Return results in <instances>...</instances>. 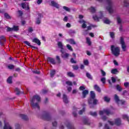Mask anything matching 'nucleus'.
Segmentation results:
<instances>
[{
  "mask_svg": "<svg viewBox=\"0 0 129 129\" xmlns=\"http://www.w3.org/2000/svg\"><path fill=\"white\" fill-rule=\"evenodd\" d=\"M41 101V97L38 95L34 96L31 100L30 105L33 108H38L40 110V106H39L38 102Z\"/></svg>",
  "mask_w": 129,
  "mask_h": 129,
  "instance_id": "f257e3e1",
  "label": "nucleus"
},
{
  "mask_svg": "<svg viewBox=\"0 0 129 129\" xmlns=\"http://www.w3.org/2000/svg\"><path fill=\"white\" fill-rule=\"evenodd\" d=\"M111 51L113 55L115 56V57H117L120 54V50H119V48L118 47H114V45L111 46Z\"/></svg>",
  "mask_w": 129,
  "mask_h": 129,
  "instance_id": "f03ea898",
  "label": "nucleus"
},
{
  "mask_svg": "<svg viewBox=\"0 0 129 129\" xmlns=\"http://www.w3.org/2000/svg\"><path fill=\"white\" fill-rule=\"evenodd\" d=\"M42 119L44 120H47V121H50L51 120V115L50 113L47 111H43V114L41 116Z\"/></svg>",
  "mask_w": 129,
  "mask_h": 129,
  "instance_id": "7ed1b4c3",
  "label": "nucleus"
},
{
  "mask_svg": "<svg viewBox=\"0 0 129 129\" xmlns=\"http://www.w3.org/2000/svg\"><path fill=\"white\" fill-rule=\"evenodd\" d=\"M108 6L106 7V10L109 14L113 13V9H112V2L111 0H106Z\"/></svg>",
  "mask_w": 129,
  "mask_h": 129,
  "instance_id": "20e7f679",
  "label": "nucleus"
},
{
  "mask_svg": "<svg viewBox=\"0 0 129 129\" xmlns=\"http://www.w3.org/2000/svg\"><path fill=\"white\" fill-rule=\"evenodd\" d=\"M120 44L121 45V47L122 50L125 52L126 50V45H125V43L124 42V40L123 39V37H120Z\"/></svg>",
  "mask_w": 129,
  "mask_h": 129,
  "instance_id": "39448f33",
  "label": "nucleus"
},
{
  "mask_svg": "<svg viewBox=\"0 0 129 129\" xmlns=\"http://www.w3.org/2000/svg\"><path fill=\"white\" fill-rule=\"evenodd\" d=\"M17 32L19 31V26H14L13 28L8 27L7 29V32Z\"/></svg>",
  "mask_w": 129,
  "mask_h": 129,
  "instance_id": "423d86ee",
  "label": "nucleus"
},
{
  "mask_svg": "<svg viewBox=\"0 0 129 129\" xmlns=\"http://www.w3.org/2000/svg\"><path fill=\"white\" fill-rule=\"evenodd\" d=\"M104 113H106L107 115H109V114H113V113H111L109 109H104L103 111H99L100 115H103Z\"/></svg>",
  "mask_w": 129,
  "mask_h": 129,
  "instance_id": "0eeeda50",
  "label": "nucleus"
},
{
  "mask_svg": "<svg viewBox=\"0 0 129 129\" xmlns=\"http://www.w3.org/2000/svg\"><path fill=\"white\" fill-rule=\"evenodd\" d=\"M21 7H22V9L26 10V11H29V10H30V4L28 3H21Z\"/></svg>",
  "mask_w": 129,
  "mask_h": 129,
  "instance_id": "6e6552de",
  "label": "nucleus"
},
{
  "mask_svg": "<svg viewBox=\"0 0 129 129\" xmlns=\"http://www.w3.org/2000/svg\"><path fill=\"white\" fill-rule=\"evenodd\" d=\"M114 124L117 126H120L122 123H121V119L120 118H117L114 119Z\"/></svg>",
  "mask_w": 129,
  "mask_h": 129,
  "instance_id": "1a4fd4ad",
  "label": "nucleus"
},
{
  "mask_svg": "<svg viewBox=\"0 0 129 129\" xmlns=\"http://www.w3.org/2000/svg\"><path fill=\"white\" fill-rule=\"evenodd\" d=\"M6 41L7 39H6V37H5V36H2L0 37V44L1 46H4Z\"/></svg>",
  "mask_w": 129,
  "mask_h": 129,
  "instance_id": "9d476101",
  "label": "nucleus"
},
{
  "mask_svg": "<svg viewBox=\"0 0 129 129\" xmlns=\"http://www.w3.org/2000/svg\"><path fill=\"white\" fill-rule=\"evenodd\" d=\"M60 52L61 53L62 58H64V59H67L68 57H69V53H66L65 52H64V50H60Z\"/></svg>",
  "mask_w": 129,
  "mask_h": 129,
  "instance_id": "9b49d317",
  "label": "nucleus"
},
{
  "mask_svg": "<svg viewBox=\"0 0 129 129\" xmlns=\"http://www.w3.org/2000/svg\"><path fill=\"white\" fill-rule=\"evenodd\" d=\"M89 91L88 90H84L83 91L82 94V98H85L86 96L89 94Z\"/></svg>",
  "mask_w": 129,
  "mask_h": 129,
  "instance_id": "f8f14e48",
  "label": "nucleus"
},
{
  "mask_svg": "<svg viewBox=\"0 0 129 129\" xmlns=\"http://www.w3.org/2000/svg\"><path fill=\"white\" fill-rule=\"evenodd\" d=\"M51 5L52 7H54V8H56V9H59L60 8V6L58 3L55 2L54 1L51 2Z\"/></svg>",
  "mask_w": 129,
  "mask_h": 129,
  "instance_id": "ddd939ff",
  "label": "nucleus"
},
{
  "mask_svg": "<svg viewBox=\"0 0 129 129\" xmlns=\"http://www.w3.org/2000/svg\"><path fill=\"white\" fill-rule=\"evenodd\" d=\"M83 122L84 124H86L87 125H90V121H89V119L86 117L83 118Z\"/></svg>",
  "mask_w": 129,
  "mask_h": 129,
  "instance_id": "4468645a",
  "label": "nucleus"
},
{
  "mask_svg": "<svg viewBox=\"0 0 129 129\" xmlns=\"http://www.w3.org/2000/svg\"><path fill=\"white\" fill-rule=\"evenodd\" d=\"M32 42L33 43H35V44H37L38 46H41V41L37 38H34L32 40Z\"/></svg>",
  "mask_w": 129,
  "mask_h": 129,
  "instance_id": "2eb2a0df",
  "label": "nucleus"
},
{
  "mask_svg": "<svg viewBox=\"0 0 129 129\" xmlns=\"http://www.w3.org/2000/svg\"><path fill=\"white\" fill-rule=\"evenodd\" d=\"M19 116L24 120H29V118H28V116H27L24 114H20L19 115Z\"/></svg>",
  "mask_w": 129,
  "mask_h": 129,
  "instance_id": "dca6fc26",
  "label": "nucleus"
},
{
  "mask_svg": "<svg viewBox=\"0 0 129 129\" xmlns=\"http://www.w3.org/2000/svg\"><path fill=\"white\" fill-rule=\"evenodd\" d=\"M48 61L49 62V63L52 64V65H55V64H56L55 59L52 57H48Z\"/></svg>",
  "mask_w": 129,
  "mask_h": 129,
  "instance_id": "f3484780",
  "label": "nucleus"
},
{
  "mask_svg": "<svg viewBox=\"0 0 129 129\" xmlns=\"http://www.w3.org/2000/svg\"><path fill=\"white\" fill-rule=\"evenodd\" d=\"M62 99L64 103H68L69 101L68 100V98H67V95L66 94L63 95Z\"/></svg>",
  "mask_w": 129,
  "mask_h": 129,
  "instance_id": "a211bd4d",
  "label": "nucleus"
},
{
  "mask_svg": "<svg viewBox=\"0 0 129 129\" xmlns=\"http://www.w3.org/2000/svg\"><path fill=\"white\" fill-rule=\"evenodd\" d=\"M94 88L95 91H97V92L100 93L101 92V89L97 85H95L94 86Z\"/></svg>",
  "mask_w": 129,
  "mask_h": 129,
  "instance_id": "6ab92c4d",
  "label": "nucleus"
},
{
  "mask_svg": "<svg viewBox=\"0 0 129 129\" xmlns=\"http://www.w3.org/2000/svg\"><path fill=\"white\" fill-rule=\"evenodd\" d=\"M66 125L69 129H75L74 128V125H73V124L70 122H68L67 124H66Z\"/></svg>",
  "mask_w": 129,
  "mask_h": 129,
  "instance_id": "aec40b11",
  "label": "nucleus"
},
{
  "mask_svg": "<svg viewBox=\"0 0 129 129\" xmlns=\"http://www.w3.org/2000/svg\"><path fill=\"white\" fill-rule=\"evenodd\" d=\"M114 99L116 103H118L120 101L119 97H118V96H117V94L114 95Z\"/></svg>",
  "mask_w": 129,
  "mask_h": 129,
  "instance_id": "412c9836",
  "label": "nucleus"
},
{
  "mask_svg": "<svg viewBox=\"0 0 129 129\" xmlns=\"http://www.w3.org/2000/svg\"><path fill=\"white\" fill-rule=\"evenodd\" d=\"M7 83L12 84L13 83V76H10L7 79Z\"/></svg>",
  "mask_w": 129,
  "mask_h": 129,
  "instance_id": "4be33fe9",
  "label": "nucleus"
},
{
  "mask_svg": "<svg viewBox=\"0 0 129 129\" xmlns=\"http://www.w3.org/2000/svg\"><path fill=\"white\" fill-rule=\"evenodd\" d=\"M57 45H58V47L59 48V49H60V50H62L63 51L64 50V47H63V44L59 41L58 43H57Z\"/></svg>",
  "mask_w": 129,
  "mask_h": 129,
  "instance_id": "5701e85b",
  "label": "nucleus"
},
{
  "mask_svg": "<svg viewBox=\"0 0 129 129\" xmlns=\"http://www.w3.org/2000/svg\"><path fill=\"white\" fill-rule=\"evenodd\" d=\"M95 97H96L95 93H94V91H91L90 92V98H92V99H95Z\"/></svg>",
  "mask_w": 129,
  "mask_h": 129,
  "instance_id": "b1692460",
  "label": "nucleus"
},
{
  "mask_svg": "<svg viewBox=\"0 0 129 129\" xmlns=\"http://www.w3.org/2000/svg\"><path fill=\"white\" fill-rule=\"evenodd\" d=\"M68 42L72 44V45H76V42L74 40V39L71 38L68 40Z\"/></svg>",
  "mask_w": 129,
  "mask_h": 129,
  "instance_id": "393cba45",
  "label": "nucleus"
},
{
  "mask_svg": "<svg viewBox=\"0 0 129 129\" xmlns=\"http://www.w3.org/2000/svg\"><path fill=\"white\" fill-rule=\"evenodd\" d=\"M55 74H56V71L55 70H52L50 71V77H54Z\"/></svg>",
  "mask_w": 129,
  "mask_h": 129,
  "instance_id": "a878e982",
  "label": "nucleus"
},
{
  "mask_svg": "<svg viewBox=\"0 0 129 129\" xmlns=\"http://www.w3.org/2000/svg\"><path fill=\"white\" fill-rule=\"evenodd\" d=\"M67 75L69 77H75V75L72 72H70L67 73Z\"/></svg>",
  "mask_w": 129,
  "mask_h": 129,
  "instance_id": "bb28decb",
  "label": "nucleus"
},
{
  "mask_svg": "<svg viewBox=\"0 0 129 129\" xmlns=\"http://www.w3.org/2000/svg\"><path fill=\"white\" fill-rule=\"evenodd\" d=\"M4 16L5 18H6V19H7L8 20H11V19H12L11 16L8 13H5Z\"/></svg>",
  "mask_w": 129,
  "mask_h": 129,
  "instance_id": "cd10ccee",
  "label": "nucleus"
},
{
  "mask_svg": "<svg viewBox=\"0 0 129 129\" xmlns=\"http://www.w3.org/2000/svg\"><path fill=\"white\" fill-rule=\"evenodd\" d=\"M117 72H118V71L116 69H113L111 71V73H112V74H116Z\"/></svg>",
  "mask_w": 129,
  "mask_h": 129,
  "instance_id": "c85d7f7f",
  "label": "nucleus"
},
{
  "mask_svg": "<svg viewBox=\"0 0 129 129\" xmlns=\"http://www.w3.org/2000/svg\"><path fill=\"white\" fill-rule=\"evenodd\" d=\"M8 68L10 70H13V69H15V66L13 64H9L8 66Z\"/></svg>",
  "mask_w": 129,
  "mask_h": 129,
  "instance_id": "c756f323",
  "label": "nucleus"
},
{
  "mask_svg": "<svg viewBox=\"0 0 129 129\" xmlns=\"http://www.w3.org/2000/svg\"><path fill=\"white\" fill-rule=\"evenodd\" d=\"M90 11L91 13H92V14H94V13L96 12V10H95V8L94 7H91L90 8Z\"/></svg>",
  "mask_w": 129,
  "mask_h": 129,
  "instance_id": "7c9ffc66",
  "label": "nucleus"
},
{
  "mask_svg": "<svg viewBox=\"0 0 129 129\" xmlns=\"http://www.w3.org/2000/svg\"><path fill=\"white\" fill-rule=\"evenodd\" d=\"M104 101H106V102H109V101H110V98H108L107 96H105L104 97Z\"/></svg>",
  "mask_w": 129,
  "mask_h": 129,
  "instance_id": "2f4dec72",
  "label": "nucleus"
},
{
  "mask_svg": "<svg viewBox=\"0 0 129 129\" xmlns=\"http://www.w3.org/2000/svg\"><path fill=\"white\" fill-rule=\"evenodd\" d=\"M116 88L117 90H118V91H119V92H120V91L122 90V88L120 87V86H119V85H117L116 86Z\"/></svg>",
  "mask_w": 129,
  "mask_h": 129,
  "instance_id": "473e14b6",
  "label": "nucleus"
},
{
  "mask_svg": "<svg viewBox=\"0 0 129 129\" xmlns=\"http://www.w3.org/2000/svg\"><path fill=\"white\" fill-rule=\"evenodd\" d=\"M15 91L17 92V95H20V94H21V91H20V89L19 88H16Z\"/></svg>",
  "mask_w": 129,
  "mask_h": 129,
  "instance_id": "72a5a7b5",
  "label": "nucleus"
},
{
  "mask_svg": "<svg viewBox=\"0 0 129 129\" xmlns=\"http://www.w3.org/2000/svg\"><path fill=\"white\" fill-rule=\"evenodd\" d=\"M36 24L37 25H40L41 24V19L40 18H37Z\"/></svg>",
  "mask_w": 129,
  "mask_h": 129,
  "instance_id": "f704fd0d",
  "label": "nucleus"
},
{
  "mask_svg": "<svg viewBox=\"0 0 129 129\" xmlns=\"http://www.w3.org/2000/svg\"><path fill=\"white\" fill-rule=\"evenodd\" d=\"M86 41L88 45L90 46L91 45V41H90V38H89V37H87Z\"/></svg>",
  "mask_w": 129,
  "mask_h": 129,
  "instance_id": "c9c22d12",
  "label": "nucleus"
},
{
  "mask_svg": "<svg viewBox=\"0 0 129 129\" xmlns=\"http://www.w3.org/2000/svg\"><path fill=\"white\" fill-rule=\"evenodd\" d=\"M93 19L95 21H97V22H99V19H100V18L97 17V16H95L93 17Z\"/></svg>",
  "mask_w": 129,
  "mask_h": 129,
  "instance_id": "e433bc0d",
  "label": "nucleus"
},
{
  "mask_svg": "<svg viewBox=\"0 0 129 129\" xmlns=\"http://www.w3.org/2000/svg\"><path fill=\"white\" fill-rule=\"evenodd\" d=\"M93 99L91 98H90V99H89L88 100V102L89 104H92V103H93Z\"/></svg>",
  "mask_w": 129,
  "mask_h": 129,
  "instance_id": "4c0bfd02",
  "label": "nucleus"
},
{
  "mask_svg": "<svg viewBox=\"0 0 129 129\" xmlns=\"http://www.w3.org/2000/svg\"><path fill=\"white\" fill-rule=\"evenodd\" d=\"M90 114L92 115V116H97V113L96 112H90Z\"/></svg>",
  "mask_w": 129,
  "mask_h": 129,
  "instance_id": "58836bf2",
  "label": "nucleus"
},
{
  "mask_svg": "<svg viewBox=\"0 0 129 129\" xmlns=\"http://www.w3.org/2000/svg\"><path fill=\"white\" fill-rule=\"evenodd\" d=\"M86 77L89 79H91V80H92V77L91 76V75H90V74H89V73H86Z\"/></svg>",
  "mask_w": 129,
  "mask_h": 129,
  "instance_id": "ea45409f",
  "label": "nucleus"
},
{
  "mask_svg": "<svg viewBox=\"0 0 129 129\" xmlns=\"http://www.w3.org/2000/svg\"><path fill=\"white\" fill-rule=\"evenodd\" d=\"M124 7H125L126 8H128V7H129V4H128V3H127V1L125 0V1H124Z\"/></svg>",
  "mask_w": 129,
  "mask_h": 129,
  "instance_id": "a19ab883",
  "label": "nucleus"
},
{
  "mask_svg": "<svg viewBox=\"0 0 129 129\" xmlns=\"http://www.w3.org/2000/svg\"><path fill=\"white\" fill-rule=\"evenodd\" d=\"M67 47L68 48V49L69 50H70V51H73V48H72V47L71 46V45H70V44H67Z\"/></svg>",
  "mask_w": 129,
  "mask_h": 129,
  "instance_id": "79ce46f5",
  "label": "nucleus"
},
{
  "mask_svg": "<svg viewBox=\"0 0 129 129\" xmlns=\"http://www.w3.org/2000/svg\"><path fill=\"white\" fill-rule=\"evenodd\" d=\"M85 111V108L83 107V109L79 112V114H83V113Z\"/></svg>",
  "mask_w": 129,
  "mask_h": 129,
  "instance_id": "37998d69",
  "label": "nucleus"
},
{
  "mask_svg": "<svg viewBox=\"0 0 129 129\" xmlns=\"http://www.w3.org/2000/svg\"><path fill=\"white\" fill-rule=\"evenodd\" d=\"M66 84H67V85H69V86H72V85H73L72 82H70V81H67L66 82Z\"/></svg>",
  "mask_w": 129,
  "mask_h": 129,
  "instance_id": "c03bdc74",
  "label": "nucleus"
},
{
  "mask_svg": "<svg viewBox=\"0 0 129 129\" xmlns=\"http://www.w3.org/2000/svg\"><path fill=\"white\" fill-rule=\"evenodd\" d=\"M71 62H72V64H76L77 63V61L76 60H74V58H71Z\"/></svg>",
  "mask_w": 129,
  "mask_h": 129,
  "instance_id": "a18cd8bd",
  "label": "nucleus"
},
{
  "mask_svg": "<svg viewBox=\"0 0 129 129\" xmlns=\"http://www.w3.org/2000/svg\"><path fill=\"white\" fill-rule=\"evenodd\" d=\"M63 10H64L67 12H70V9H69V8H68L66 6H63Z\"/></svg>",
  "mask_w": 129,
  "mask_h": 129,
  "instance_id": "49530a36",
  "label": "nucleus"
},
{
  "mask_svg": "<svg viewBox=\"0 0 129 129\" xmlns=\"http://www.w3.org/2000/svg\"><path fill=\"white\" fill-rule=\"evenodd\" d=\"M97 102H98V100L96 99H94L93 101V103L94 105H96L97 104Z\"/></svg>",
  "mask_w": 129,
  "mask_h": 129,
  "instance_id": "de8ad7c7",
  "label": "nucleus"
},
{
  "mask_svg": "<svg viewBox=\"0 0 129 129\" xmlns=\"http://www.w3.org/2000/svg\"><path fill=\"white\" fill-rule=\"evenodd\" d=\"M117 22L118 24H121V19H120V17H117Z\"/></svg>",
  "mask_w": 129,
  "mask_h": 129,
  "instance_id": "09e8293b",
  "label": "nucleus"
},
{
  "mask_svg": "<svg viewBox=\"0 0 129 129\" xmlns=\"http://www.w3.org/2000/svg\"><path fill=\"white\" fill-rule=\"evenodd\" d=\"M56 58V60H57V62L58 63V64H60L61 63V59H60V57L57 55Z\"/></svg>",
  "mask_w": 129,
  "mask_h": 129,
  "instance_id": "8fccbe9b",
  "label": "nucleus"
},
{
  "mask_svg": "<svg viewBox=\"0 0 129 129\" xmlns=\"http://www.w3.org/2000/svg\"><path fill=\"white\" fill-rule=\"evenodd\" d=\"M24 44H25L26 45H27V46H29V47H31L32 45H31V43H30V42H29V41H24Z\"/></svg>",
  "mask_w": 129,
  "mask_h": 129,
  "instance_id": "3c124183",
  "label": "nucleus"
},
{
  "mask_svg": "<svg viewBox=\"0 0 129 129\" xmlns=\"http://www.w3.org/2000/svg\"><path fill=\"white\" fill-rule=\"evenodd\" d=\"M33 73H34V74H40V73H41V72L39 71L38 70H34L33 71Z\"/></svg>",
  "mask_w": 129,
  "mask_h": 129,
  "instance_id": "603ef678",
  "label": "nucleus"
},
{
  "mask_svg": "<svg viewBox=\"0 0 129 129\" xmlns=\"http://www.w3.org/2000/svg\"><path fill=\"white\" fill-rule=\"evenodd\" d=\"M100 71L101 72V74L102 76L104 77L106 75V73H105L104 71H103V70H101Z\"/></svg>",
  "mask_w": 129,
  "mask_h": 129,
  "instance_id": "864d4df0",
  "label": "nucleus"
},
{
  "mask_svg": "<svg viewBox=\"0 0 129 129\" xmlns=\"http://www.w3.org/2000/svg\"><path fill=\"white\" fill-rule=\"evenodd\" d=\"M84 65H86V66H87V65H88V64H89V61H88V60L87 59L84 60Z\"/></svg>",
  "mask_w": 129,
  "mask_h": 129,
  "instance_id": "5fc2aeb1",
  "label": "nucleus"
},
{
  "mask_svg": "<svg viewBox=\"0 0 129 129\" xmlns=\"http://www.w3.org/2000/svg\"><path fill=\"white\" fill-rule=\"evenodd\" d=\"M73 68L74 70H78V69H79V67L77 65L73 66Z\"/></svg>",
  "mask_w": 129,
  "mask_h": 129,
  "instance_id": "6e6d98bb",
  "label": "nucleus"
},
{
  "mask_svg": "<svg viewBox=\"0 0 129 129\" xmlns=\"http://www.w3.org/2000/svg\"><path fill=\"white\" fill-rule=\"evenodd\" d=\"M79 23L80 24H84L85 23H86V21H85L83 19H80L79 21Z\"/></svg>",
  "mask_w": 129,
  "mask_h": 129,
  "instance_id": "4d7b16f0",
  "label": "nucleus"
},
{
  "mask_svg": "<svg viewBox=\"0 0 129 129\" xmlns=\"http://www.w3.org/2000/svg\"><path fill=\"white\" fill-rule=\"evenodd\" d=\"M4 129H12V127H11V126H7V124H5Z\"/></svg>",
  "mask_w": 129,
  "mask_h": 129,
  "instance_id": "13d9d810",
  "label": "nucleus"
},
{
  "mask_svg": "<svg viewBox=\"0 0 129 129\" xmlns=\"http://www.w3.org/2000/svg\"><path fill=\"white\" fill-rule=\"evenodd\" d=\"M105 78L103 77L101 79V81L102 82L103 84H105Z\"/></svg>",
  "mask_w": 129,
  "mask_h": 129,
  "instance_id": "bf43d9fd",
  "label": "nucleus"
},
{
  "mask_svg": "<svg viewBox=\"0 0 129 129\" xmlns=\"http://www.w3.org/2000/svg\"><path fill=\"white\" fill-rule=\"evenodd\" d=\"M104 24H110V21H109V20L108 19H106L104 21Z\"/></svg>",
  "mask_w": 129,
  "mask_h": 129,
  "instance_id": "052dcab7",
  "label": "nucleus"
},
{
  "mask_svg": "<svg viewBox=\"0 0 129 129\" xmlns=\"http://www.w3.org/2000/svg\"><path fill=\"white\" fill-rule=\"evenodd\" d=\"M15 129H21V125H20L19 124H16Z\"/></svg>",
  "mask_w": 129,
  "mask_h": 129,
  "instance_id": "680f3d73",
  "label": "nucleus"
},
{
  "mask_svg": "<svg viewBox=\"0 0 129 129\" xmlns=\"http://www.w3.org/2000/svg\"><path fill=\"white\" fill-rule=\"evenodd\" d=\"M87 27V25H86V22L85 23H83L82 25V28H83V29H86Z\"/></svg>",
  "mask_w": 129,
  "mask_h": 129,
  "instance_id": "e2e57ef3",
  "label": "nucleus"
},
{
  "mask_svg": "<svg viewBox=\"0 0 129 129\" xmlns=\"http://www.w3.org/2000/svg\"><path fill=\"white\" fill-rule=\"evenodd\" d=\"M33 31H34V30H33L32 27L28 28V33H32Z\"/></svg>",
  "mask_w": 129,
  "mask_h": 129,
  "instance_id": "0e129e2a",
  "label": "nucleus"
},
{
  "mask_svg": "<svg viewBox=\"0 0 129 129\" xmlns=\"http://www.w3.org/2000/svg\"><path fill=\"white\" fill-rule=\"evenodd\" d=\"M19 17H23V11L19 10L18 11Z\"/></svg>",
  "mask_w": 129,
  "mask_h": 129,
  "instance_id": "69168bd1",
  "label": "nucleus"
},
{
  "mask_svg": "<svg viewBox=\"0 0 129 129\" xmlns=\"http://www.w3.org/2000/svg\"><path fill=\"white\" fill-rule=\"evenodd\" d=\"M79 90L84 91V90H85V87L84 86H80L79 88Z\"/></svg>",
  "mask_w": 129,
  "mask_h": 129,
  "instance_id": "338daca9",
  "label": "nucleus"
},
{
  "mask_svg": "<svg viewBox=\"0 0 129 129\" xmlns=\"http://www.w3.org/2000/svg\"><path fill=\"white\" fill-rule=\"evenodd\" d=\"M110 36L112 39L114 38V32H110Z\"/></svg>",
  "mask_w": 129,
  "mask_h": 129,
  "instance_id": "774afa93",
  "label": "nucleus"
}]
</instances>
